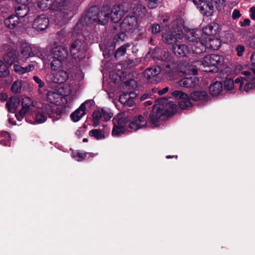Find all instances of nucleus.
<instances>
[{
	"instance_id": "nucleus-1",
	"label": "nucleus",
	"mask_w": 255,
	"mask_h": 255,
	"mask_svg": "<svg viewBox=\"0 0 255 255\" xmlns=\"http://www.w3.org/2000/svg\"><path fill=\"white\" fill-rule=\"evenodd\" d=\"M235 72L241 75L234 81L231 79H226L224 82L225 89L231 90L236 87L241 92H248L255 88V73L254 70H243L242 67L239 65L236 66Z\"/></svg>"
},
{
	"instance_id": "nucleus-2",
	"label": "nucleus",
	"mask_w": 255,
	"mask_h": 255,
	"mask_svg": "<svg viewBox=\"0 0 255 255\" xmlns=\"http://www.w3.org/2000/svg\"><path fill=\"white\" fill-rule=\"evenodd\" d=\"M224 60L222 56L216 54H210L205 56L202 60L196 61L189 65L185 71L190 74L196 75L198 70L203 71H212L213 70L208 69L211 67H216L218 65H222Z\"/></svg>"
},
{
	"instance_id": "nucleus-3",
	"label": "nucleus",
	"mask_w": 255,
	"mask_h": 255,
	"mask_svg": "<svg viewBox=\"0 0 255 255\" xmlns=\"http://www.w3.org/2000/svg\"><path fill=\"white\" fill-rule=\"evenodd\" d=\"M177 106L169 103L166 99H161L153 106L152 113L149 118L152 123L158 120H164L165 118L173 115L177 111Z\"/></svg>"
},
{
	"instance_id": "nucleus-4",
	"label": "nucleus",
	"mask_w": 255,
	"mask_h": 255,
	"mask_svg": "<svg viewBox=\"0 0 255 255\" xmlns=\"http://www.w3.org/2000/svg\"><path fill=\"white\" fill-rule=\"evenodd\" d=\"M183 20L181 19L174 20L171 29H166L162 34V40L172 47L179 43L183 38Z\"/></svg>"
},
{
	"instance_id": "nucleus-5",
	"label": "nucleus",
	"mask_w": 255,
	"mask_h": 255,
	"mask_svg": "<svg viewBox=\"0 0 255 255\" xmlns=\"http://www.w3.org/2000/svg\"><path fill=\"white\" fill-rule=\"evenodd\" d=\"M110 10L108 7H104L99 10L96 7L91 8L85 20L88 23H96L100 24H105L110 18Z\"/></svg>"
},
{
	"instance_id": "nucleus-6",
	"label": "nucleus",
	"mask_w": 255,
	"mask_h": 255,
	"mask_svg": "<svg viewBox=\"0 0 255 255\" xmlns=\"http://www.w3.org/2000/svg\"><path fill=\"white\" fill-rule=\"evenodd\" d=\"M197 46L194 48L185 44L181 43V41L172 47L173 53L177 56H187L192 53L201 54L205 51V46L201 43H196Z\"/></svg>"
},
{
	"instance_id": "nucleus-7",
	"label": "nucleus",
	"mask_w": 255,
	"mask_h": 255,
	"mask_svg": "<svg viewBox=\"0 0 255 255\" xmlns=\"http://www.w3.org/2000/svg\"><path fill=\"white\" fill-rule=\"evenodd\" d=\"M86 43L82 40H76L73 41L70 47V53L75 59H82L85 56Z\"/></svg>"
},
{
	"instance_id": "nucleus-8",
	"label": "nucleus",
	"mask_w": 255,
	"mask_h": 255,
	"mask_svg": "<svg viewBox=\"0 0 255 255\" xmlns=\"http://www.w3.org/2000/svg\"><path fill=\"white\" fill-rule=\"evenodd\" d=\"M46 100L48 102L58 106L67 105L68 103L66 98L63 97L61 94L60 89L48 91L46 93Z\"/></svg>"
},
{
	"instance_id": "nucleus-9",
	"label": "nucleus",
	"mask_w": 255,
	"mask_h": 255,
	"mask_svg": "<svg viewBox=\"0 0 255 255\" xmlns=\"http://www.w3.org/2000/svg\"><path fill=\"white\" fill-rule=\"evenodd\" d=\"M52 110L49 105H43L42 107L38 110L36 114H35V121L34 124H41L46 121L47 118L49 116L52 118Z\"/></svg>"
},
{
	"instance_id": "nucleus-10",
	"label": "nucleus",
	"mask_w": 255,
	"mask_h": 255,
	"mask_svg": "<svg viewBox=\"0 0 255 255\" xmlns=\"http://www.w3.org/2000/svg\"><path fill=\"white\" fill-rule=\"evenodd\" d=\"M171 95L180 100L179 106L182 109L185 110L192 106L189 96L183 92L176 90L172 92Z\"/></svg>"
},
{
	"instance_id": "nucleus-11",
	"label": "nucleus",
	"mask_w": 255,
	"mask_h": 255,
	"mask_svg": "<svg viewBox=\"0 0 255 255\" xmlns=\"http://www.w3.org/2000/svg\"><path fill=\"white\" fill-rule=\"evenodd\" d=\"M137 28V19L134 16L125 17L121 24V29L124 32H132Z\"/></svg>"
},
{
	"instance_id": "nucleus-12",
	"label": "nucleus",
	"mask_w": 255,
	"mask_h": 255,
	"mask_svg": "<svg viewBox=\"0 0 255 255\" xmlns=\"http://www.w3.org/2000/svg\"><path fill=\"white\" fill-rule=\"evenodd\" d=\"M200 32L194 29H190L187 31L185 34V38L189 42V45L195 48L197 46L196 43L198 42H203L202 38L201 40L199 39V33Z\"/></svg>"
},
{
	"instance_id": "nucleus-13",
	"label": "nucleus",
	"mask_w": 255,
	"mask_h": 255,
	"mask_svg": "<svg viewBox=\"0 0 255 255\" xmlns=\"http://www.w3.org/2000/svg\"><path fill=\"white\" fill-rule=\"evenodd\" d=\"M37 5L43 10L51 9L54 10H61V7L55 0H38Z\"/></svg>"
},
{
	"instance_id": "nucleus-14",
	"label": "nucleus",
	"mask_w": 255,
	"mask_h": 255,
	"mask_svg": "<svg viewBox=\"0 0 255 255\" xmlns=\"http://www.w3.org/2000/svg\"><path fill=\"white\" fill-rule=\"evenodd\" d=\"M50 56L51 58H57L65 61L68 56V52L62 46H56L52 48Z\"/></svg>"
},
{
	"instance_id": "nucleus-15",
	"label": "nucleus",
	"mask_w": 255,
	"mask_h": 255,
	"mask_svg": "<svg viewBox=\"0 0 255 255\" xmlns=\"http://www.w3.org/2000/svg\"><path fill=\"white\" fill-rule=\"evenodd\" d=\"M48 25V18L44 14H41L37 17L33 24V27L36 30L40 31L45 29Z\"/></svg>"
},
{
	"instance_id": "nucleus-16",
	"label": "nucleus",
	"mask_w": 255,
	"mask_h": 255,
	"mask_svg": "<svg viewBox=\"0 0 255 255\" xmlns=\"http://www.w3.org/2000/svg\"><path fill=\"white\" fill-rule=\"evenodd\" d=\"M201 43L206 48H209L211 50H218L221 45V40L218 38H215L213 37H209L207 39H204L203 42H198Z\"/></svg>"
},
{
	"instance_id": "nucleus-17",
	"label": "nucleus",
	"mask_w": 255,
	"mask_h": 255,
	"mask_svg": "<svg viewBox=\"0 0 255 255\" xmlns=\"http://www.w3.org/2000/svg\"><path fill=\"white\" fill-rule=\"evenodd\" d=\"M68 78V73L64 70H60L57 72L50 75L51 81L55 83H63L67 81Z\"/></svg>"
},
{
	"instance_id": "nucleus-18",
	"label": "nucleus",
	"mask_w": 255,
	"mask_h": 255,
	"mask_svg": "<svg viewBox=\"0 0 255 255\" xmlns=\"http://www.w3.org/2000/svg\"><path fill=\"white\" fill-rule=\"evenodd\" d=\"M22 108L20 111V115L25 116L26 113L35 110L33 101L28 97H25L22 101Z\"/></svg>"
},
{
	"instance_id": "nucleus-19",
	"label": "nucleus",
	"mask_w": 255,
	"mask_h": 255,
	"mask_svg": "<svg viewBox=\"0 0 255 255\" xmlns=\"http://www.w3.org/2000/svg\"><path fill=\"white\" fill-rule=\"evenodd\" d=\"M180 86L186 88H194L199 84V79L195 77L184 78L179 81Z\"/></svg>"
},
{
	"instance_id": "nucleus-20",
	"label": "nucleus",
	"mask_w": 255,
	"mask_h": 255,
	"mask_svg": "<svg viewBox=\"0 0 255 255\" xmlns=\"http://www.w3.org/2000/svg\"><path fill=\"white\" fill-rule=\"evenodd\" d=\"M91 102V101H86L85 103L82 104L78 109L71 114L70 118L73 122H78L85 115V105L88 102Z\"/></svg>"
},
{
	"instance_id": "nucleus-21",
	"label": "nucleus",
	"mask_w": 255,
	"mask_h": 255,
	"mask_svg": "<svg viewBox=\"0 0 255 255\" xmlns=\"http://www.w3.org/2000/svg\"><path fill=\"white\" fill-rule=\"evenodd\" d=\"M218 28V25L216 23H211L203 28V35L202 36L203 39H207L209 37H213L216 33V29Z\"/></svg>"
},
{
	"instance_id": "nucleus-22",
	"label": "nucleus",
	"mask_w": 255,
	"mask_h": 255,
	"mask_svg": "<svg viewBox=\"0 0 255 255\" xmlns=\"http://www.w3.org/2000/svg\"><path fill=\"white\" fill-rule=\"evenodd\" d=\"M130 120L129 117L125 113H121L118 114L115 117L113 120L114 125L119 126L120 127H125L127 123H128Z\"/></svg>"
},
{
	"instance_id": "nucleus-23",
	"label": "nucleus",
	"mask_w": 255,
	"mask_h": 255,
	"mask_svg": "<svg viewBox=\"0 0 255 255\" xmlns=\"http://www.w3.org/2000/svg\"><path fill=\"white\" fill-rule=\"evenodd\" d=\"M61 91V94L63 97L66 98L67 100V105H70L72 102L73 97L70 96L72 92V86L69 84L64 85L62 87L59 88Z\"/></svg>"
},
{
	"instance_id": "nucleus-24",
	"label": "nucleus",
	"mask_w": 255,
	"mask_h": 255,
	"mask_svg": "<svg viewBox=\"0 0 255 255\" xmlns=\"http://www.w3.org/2000/svg\"><path fill=\"white\" fill-rule=\"evenodd\" d=\"M111 19L114 22L117 23L120 21L124 16L123 12L118 5H115L110 10Z\"/></svg>"
},
{
	"instance_id": "nucleus-25",
	"label": "nucleus",
	"mask_w": 255,
	"mask_h": 255,
	"mask_svg": "<svg viewBox=\"0 0 255 255\" xmlns=\"http://www.w3.org/2000/svg\"><path fill=\"white\" fill-rule=\"evenodd\" d=\"M20 103L19 99L16 96L11 97L6 104V106L9 112L14 113Z\"/></svg>"
},
{
	"instance_id": "nucleus-26",
	"label": "nucleus",
	"mask_w": 255,
	"mask_h": 255,
	"mask_svg": "<svg viewBox=\"0 0 255 255\" xmlns=\"http://www.w3.org/2000/svg\"><path fill=\"white\" fill-rule=\"evenodd\" d=\"M143 117L141 115H139L137 117H135L133 120L129 124V128L133 130H136L141 128L143 127Z\"/></svg>"
},
{
	"instance_id": "nucleus-27",
	"label": "nucleus",
	"mask_w": 255,
	"mask_h": 255,
	"mask_svg": "<svg viewBox=\"0 0 255 255\" xmlns=\"http://www.w3.org/2000/svg\"><path fill=\"white\" fill-rule=\"evenodd\" d=\"M214 10V6L212 3L209 1L206 0L205 3H203L199 10L203 14L209 16L213 14Z\"/></svg>"
},
{
	"instance_id": "nucleus-28",
	"label": "nucleus",
	"mask_w": 255,
	"mask_h": 255,
	"mask_svg": "<svg viewBox=\"0 0 255 255\" xmlns=\"http://www.w3.org/2000/svg\"><path fill=\"white\" fill-rule=\"evenodd\" d=\"M21 56L24 59H26L34 55L32 49L29 45L27 43H22L21 45Z\"/></svg>"
},
{
	"instance_id": "nucleus-29",
	"label": "nucleus",
	"mask_w": 255,
	"mask_h": 255,
	"mask_svg": "<svg viewBox=\"0 0 255 255\" xmlns=\"http://www.w3.org/2000/svg\"><path fill=\"white\" fill-rule=\"evenodd\" d=\"M190 98L195 101H205L208 99V94L205 91H196L191 93Z\"/></svg>"
},
{
	"instance_id": "nucleus-30",
	"label": "nucleus",
	"mask_w": 255,
	"mask_h": 255,
	"mask_svg": "<svg viewBox=\"0 0 255 255\" xmlns=\"http://www.w3.org/2000/svg\"><path fill=\"white\" fill-rule=\"evenodd\" d=\"M223 89V85L221 82H216L210 86L209 91L210 94L217 96L220 94Z\"/></svg>"
},
{
	"instance_id": "nucleus-31",
	"label": "nucleus",
	"mask_w": 255,
	"mask_h": 255,
	"mask_svg": "<svg viewBox=\"0 0 255 255\" xmlns=\"http://www.w3.org/2000/svg\"><path fill=\"white\" fill-rule=\"evenodd\" d=\"M5 25L10 29H13L19 23V18L15 15H10L4 21Z\"/></svg>"
},
{
	"instance_id": "nucleus-32",
	"label": "nucleus",
	"mask_w": 255,
	"mask_h": 255,
	"mask_svg": "<svg viewBox=\"0 0 255 255\" xmlns=\"http://www.w3.org/2000/svg\"><path fill=\"white\" fill-rule=\"evenodd\" d=\"M159 73V67L154 66L146 69L144 71V76H146L147 78L150 79L158 75Z\"/></svg>"
},
{
	"instance_id": "nucleus-33",
	"label": "nucleus",
	"mask_w": 255,
	"mask_h": 255,
	"mask_svg": "<svg viewBox=\"0 0 255 255\" xmlns=\"http://www.w3.org/2000/svg\"><path fill=\"white\" fill-rule=\"evenodd\" d=\"M34 69V66L32 65H29L27 67H22L21 66L14 64L13 65V70L14 71L20 74H22L25 73L26 72L32 71Z\"/></svg>"
},
{
	"instance_id": "nucleus-34",
	"label": "nucleus",
	"mask_w": 255,
	"mask_h": 255,
	"mask_svg": "<svg viewBox=\"0 0 255 255\" xmlns=\"http://www.w3.org/2000/svg\"><path fill=\"white\" fill-rule=\"evenodd\" d=\"M52 60L50 63V67L53 71L60 70L63 66V62L64 60H62L57 58H52Z\"/></svg>"
},
{
	"instance_id": "nucleus-35",
	"label": "nucleus",
	"mask_w": 255,
	"mask_h": 255,
	"mask_svg": "<svg viewBox=\"0 0 255 255\" xmlns=\"http://www.w3.org/2000/svg\"><path fill=\"white\" fill-rule=\"evenodd\" d=\"M36 55L38 57L41 59L44 63H46L51 60L50 54L47 55L44 49L41 48H38L37 49Z\"/></svg>"
},
{
	"instance_id": "nucleus-36",
	"label": "nucleus",
	"mask_w": 255,
	"mask_h": 255,
	"mask_svg": "<svg viewBox=\"0 0 255 255\" xmlns=\"http://www.w3.org/2000/svg\"><path fill=\"white\" fill-rule=\"evenodd\" d=\"M89 135L98 140L103 139L105 138L104 132L99 129H95L90 130L89 131Z\"/></svg>"
},
{
	"instance_id": "nucleus-37",
	"label": "nucleus",
	"mask_w": 255,
	"mask_h": 255,
	"mask_svg": "<svg viewBox=\"0 0 255 255\" xmlns=\"http://www.w3.org/2000/svg\"><path fill=\"white\" fill-rule=\"evenodd\" d=\"M92 117L93 126L95 127H97L100 124L101 121L103 119L101 111H94L93 113Z\"/></svg>"
},
{
	"instance_id": "nucleus-38",
	"label": "nucleus",
	"mask_w": 255,
	"mask_h": 255,
	"mask_svg": "<svg viewBox=\"0 0 255 255\" xmlns=\"http://www.w3.org/2000/svg\"><path fill=\"white\" fill-rule=\"evenodd\" d=\"M28 12V8L25 5L18 6L16 8V16L19 17H23L27 15Z\"/></svg>"
},
{
	"instance_id": "nucleus-39",
	"label": "nucleus",
	"mask_w": 255,
	"mask_h": 255,
	"mask_svg": "<svg viewBox=\"0 0 255 255\" xmlns=\"http://www.w3.org/2000/svg\"><path fill=\"white\" fill-rule=\"evenodd\" d=\"M10 139L9 134L6 131L0 132V144L3 145L9 144Z\"/></svg>"
},
{
	"instance_id": "nucleus-40",
	"label": "nucleus",
	"mask_w": 255,
	"mask_h": 255,
	"mask_svg": "<svg viewBox=\"0 0 255 255\" xmlns=\"http://www.w3.org/2000/svg\"><path fill=\"white\" fill-rule=\"evenodd\" d=\"M23 82L21 80L14 81L11 87V90L13 93H19L21 91Z\"/></svg>"
},
{
	"instance_id": "nucleus-41",
	"label": "nucleus",
	"mask_w": 255,
	"mask_h": 255,
	"mask_svg": "<svg viewBox=\"0 0 255 255\" xmlns=\"http://www.w3.org/2000/svg\"><path fill=\"white\" fill-rule=\"evenodd\" d=\"M133 93H124L121 95L119 98L120 102L126 105V104H128L129 102H131L130 98H132L131 95H133Z\"/></svg>"
},
{
	"instance_id": "nucleus-42",
	"label": "nucleus",
	"mask_w": 255,
	"mask_h": 255,
	"mask_svg": "<svg viewBox=\"0 0 255 255\" xmlns=\"http://www.w3.org/2000/svg\"><path fill=\"white\" fill-rule=\"evenodd\" d=\"M129 46V44L128 43H126L119 47L115 52V57L118 58L124 55L126 52L127 47Z\"/></svg>"
},
{
	"instance_id": "nucleus-43",
	"label": "nucleus",
	"mask_w": 255,
	"mask_h": 255,
	"mask_svg": "<svg viewBox=\"0 0 255 255\" xmlns=\"http://www.w3.org/2000/svg\"><path fill=\"white\" fill-rule=\"evenodd\" d=\"M125 131V128L119 126L114 125L112 134L113 136H119L123 134Z\"/></svg>"
},
{
	"instance_id": "nucleus-44",
	"label": "nucleus",
	"mask_w": 255,
	"mask_h": 255,
	"mask_svg": "<svg viewBox=\"0 0 255 255\" xmlns=\"http://www.w3.org/2000/svg\"><path fill=\"white\" fill-rule=\"evenodd\" d=\"M101 111L102 113L103 119L105 121H109L113 116V114L112 113L110 109L107 108H103L101 109Z\"/></svg>"
},
{
	"instance_id": "nucleus-45",
	"label": "nucleus",
	"mask_w": 255,
	"mask_h": 255,
	"mask_svg": "<svg viewBox=\"0 0 255 255\" xmlns=\"http://www.w3.org/2000/svg\"><path fill=\"white\" fill-rule=\"evenodd\" d=\"M122 11L123 12V14L125 15V13L129 11L131 8V3L127 1L122 2L120 4L118 5Z\"/></svg>"
},
{
	"instance_id": "nucleus-46",
	"label": "nucleus",
	"mask_w": 255,
	"mask_h": 255,
	"mask_svg": "<svg viewBox=\"0 0 255 255\" xmlns=\"http://www.w3.org/2000/svg\"><path fill=\"white\" fill-rule=\"evenodd\" d=\"M9 74L7 66L0 59V76H6Z\"/></svg>"
},
{
	"instance_id": "nucleus-47",
	"label": "nucleus",
	"mask_w": 255,
	"mask_h": 255,
	"mask_svg": "<svg viewBox=\"0 0 255 255\" xmlns=\"http://www.w3.org/2000/svg\"><path fill=\"white\" fill-rule=\"evenodd\" d=\"M3 59L4 62L6 63V65H10L15 61V58L13 57V53H12L5 55L3 56Z\"/></svg>"
},
{
	"instance_id": "nucleus-48",
	"label": "nucleus",
	"mask_w": 255,
	"mask_h": 255,
	"mask_svg": "<svg viewBox=\"0 0 255 255\" xmlns=\"http://www.w3.org/2000/svg\"><path fill=\"white\" fill-rule=\"evenodd\" d=\"M72 156L78 161H81L84 159L86 156V154L77 151L73 152Z\"/></svg>"
},
{
	"instance_id": "nucleus-49",
	"label": "nucleus",
	"mask_w": 255,
	"mask_h": 255,
	"mask_svg": "<svg viewBox=\"0 0 255 255\" xmlns=\"http://www.w3.org/2000/svg\"><path fill=\"white\" fill-rule=\"evenodd\" d=\"M61 107L57 108L54 113L57 116H62L67 112L68 105L61 106Z\"/></svg>"
},
{
	"instance_id": "nucleus-50",
	"label": "nucleus",
	"mask_w": 255,
	"mask_h": 255,
	"mask_svg": "<svg viewBox=\"0 0 255 255\" xmlns=\"http://www.w3.org/2000/svg\"><path fill=\"white\" fill-rule=\"evenodd\" d=\"M147 1V5L149 8H153L156 7L160 2V0H145Z\"/></svg>"
},
{
	"instance_id": "nucleus-51",
	"label": "nucleus",
	"mask_w": 255,
	"mask_h": 255,
	"mask_svg": "<svg viewBox=\"0 0 255 255\" xmlns=\"http://www.w3.org/2000/svg\"><path fill=\"white\" fill-rule=\"evenodd\" d=\"M245 50V47L243 45H238L236 47V51L237 54L239 57H241L243 55V53Z\"/></svg>"
},
{
	"instance_id": "nucleus-52",
	"label": "nucleus",
	"mask_w": 255,
	"mask_h": 255,
	"mask_svg": "<svg viewBox=\"0 0 255 255\" xmlns=\"http://www.w3.org/2000/svg\"><path fill=\"white\" fill-rule=\"evenodd\" d=\"M170 56L168 52H164L163 55L161 56L160 58H157V59L163 62H168L170 60Z\"/></svg>"
},
{
	"instance_id": "nucleus-53",
	"label": "nucleus",
	"mask_w": 255,
	"mask_h": 255,
	"mask_svg": "<svg viewBox=\"0 0 255 255\" xmlns=\"http://www.w3.org/2000/svg\"><path fill=\"white\" fill-rule=\"evenodd\" d=\"M161 30V26L158 24H153L151 27V31L152 33H157Z\"/></svg>"
},
{
	"instance_id": "nucleus-54",
	"label": "nucleus",
	"mask_w": 255,
	"mask_h": 255,
	"mask_svg": "<svg viewBox=\"0 0 255 255\" xmlns=\"http://www.w3.org/2000/svg\"><path fill=\"white\" fill-rule=\"evenodd\" d=\"M33 78L34 81L38 84V87L43 88L44 87V82L38 77L35 76Z\"/></svg>"
},
{
	"instance_id": "nucleus-55",
	"label": "nucleus",
	"mask_w": 255,
	"mask_h": 255,
	"mask_svg": "<svg viewBox=\"0 0 255 255\" xmlns=\"http://www.w3.org/2000/svg\"><path fill=\"white\" fill-rule=\"evenodd\" d=\"M206 0H193V2L197 7L200 10L203 3L206 2Z\"/></svg>"
},
{
	"instance_id": "nucleus-56",
	"label": "nucleus",
	"mask_w": 255,
	"mask_h": 255,
	"mask_svg": "<svg viewBox=\"0 0 255 255\" xmlns=\"http://www.w3.org/2000/svg\"><path fill=\"white\" fill-rule=\"evenodd\" d=\"M251 62L253 68L249 70H254L255 73V53L252 54L251 58Z\"/></svg>"
},
{
	"instance_id": "nucleus-57",
	"label": "nucleus",
	"mask_w": 255,
	"mask_h": 255,
	"mask_svg": "<svg viewBox=\"0 0 255 255\" xmlns=\"http://www.w3.org/2000/svg\"><path fill=\"white\" fill-rule=\"evenodd\" d=\"M241 13L239 10L237 9H234L232 13V17L233 19H236L241 16Z\"/></svg>"
},
{
	"instance_id": "nucleus-58",
	"label": "nucleus",
	"mask_w": 255,
	"mask_h": 255,
	"mask_svg": "<svg viewBox=\"0 0 255 255\" xmlns=\"http://www.w3.org/2000/svg\"><path fill=\"white\" fill-rule=\"evenodd\" d=\"M126 35L124 32L119 33L116 36V39H120L122 41L124 40L126 38Z\"/></svg>"
},
{
	"instance_id": "nucleus-59",
	"label": "nucleus",
	"mask_w": 255,
	"mask_h": 255,
	"mask_svg": "<svg viewBox=\"0 0 255 255\" xmlns=\"http://www.w3.org/2000/svg\"><path fill=\"white\" fill-rule=\"evenodd\" d=\"M17 3L21 4L22 5H25L29 3L31 0H15Z\"/></svg>"
},
{
	"instance_id": "nucleus-60",
	"label": "nucleus",
	"mask_w": 255,
	"mask_h": 255,
	"mask_svg": "<svg viewBox=\"0 0 255 255\" xmlns=\"http://www.w3.org/2000/svg\"><path fill=\"white\" fill-rule=\"evenodd\" d=\"M251 17L252 19L255 20V6H253L250 8Z\"/></svg>"
},
{
	"instance_id": "nucleus-61",
	"label": "nucleus",
	"mask_w": 255,
	"mask_h": 255,
	"mask_svg": "<svg viewBox=\"0 0 255 255\" xmlns=\"http://www.w3.org/2000/svg\"><path fill=\"white\" fill-rule=\"evenodd\" d=\"M169 90V88L166 87L162 89V90H160L158 91V94L160 95H163L166 93Z\"/></svg>"
},
{
	"instance_id": "nucleus-62",
	"label": "nucleus",
	"mask_w": 255,
	"mask_h": 255,
	"mask_svg": "<svg viewBox=\"0 0 255 255\" xmlns=\"http://www.w3.org/2000/svg\"><path fill=\"white\" fill-rule=\"evenodd\" d=\"M250 23V20L248 18H246L241 23V26H246L249 25Z\"/></svg>"
},
{
	"instance_id": "nucleus-63",
	"label": "nucleus",
	"mask_w": 255,
	"mask_h": 255,
	"mask_svg": "<svg viewBox=\"0 0 255 255\" xmlns=\"http://www.w3.org/2000/svg\"><path fill=\"white\" fill-rule=\"evenodd\" d=\"M215 2L219 6H222L225 3V0H211Z\"/></svg>"
},
{
	"instance_id": "nucleus-64",
	"label": "nucleus",
	"mask_w": 255,
	"mask_h": 255,
	"mask_svg": "<svg viewBox=\"0 0 255 255\" xmlns=\"http://www.w3.org/2000/svg\"><path fill=\"white\" fill-rule=\"evenodd\" d=\"M250 47L253 48H255V35L253 36L252 41L250 43Z\"/></svg>"
}]
</instances>
